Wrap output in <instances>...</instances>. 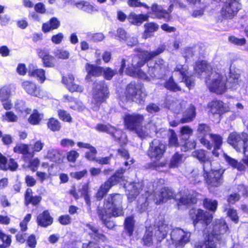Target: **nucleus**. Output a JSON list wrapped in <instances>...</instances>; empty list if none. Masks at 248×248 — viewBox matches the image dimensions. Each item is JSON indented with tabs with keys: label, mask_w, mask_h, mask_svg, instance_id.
Instances as JSON below:
<instances>
[{
	"label": "nucleus",
	"mask_w": 248,
	"mask_h": 248,
	"mask_svg": "<svg viewBox=\"0 0 248 248\" xmlns=\"http://www.w3.org/2000/svg\"><path fill=\"white\" fill-rule=\"evenodd\" d=\"M125 171V169L119 168L100 185L95 194L97 201L103 199V206L97 208L96 213L102 224L108 229H112L116 226L114 222L110 220L111 218L124 216V196L116 192L108 193L112 187L124 181Z\"/></svg>",
	"instance_id": "1"
},
{
	"label": "nucleus",
	"mask_w": 248,
	"mask_h": 248,
	"mask_svg": "<svg viewBox=\"0 0 248 248\" xmlns=\"http://www.w3.org/2000/svg\"><path fill=\"white\" fill-rule=\"evenodd\" d=\"M126 102H136L142 105L144 103L146 95L144 93V86L140 82L132 80L128 83L124 93Z\"/></svg>",
	"instance_id": "2"
},
{
	"label": "nucleus",
	"mask_w": 248,
	"mask_h": 248,
	"mask_svg": "<svg viewBox=\"0 0 248 248\" xmlns=\"http://www.w3.org/2000/svg\"><path fill=\"white\" fill-rule=\"evenodd\" d=\"M124 124L125 128L133 131L141 139H144L146 136V131L142 125L144 122V116L140 113H127L124 117Z\"/></svg>",
	"instance_id": "3"
},
{
	"label": "nucleus",
	"mask_w": 248,
	"mask_h": 248,
	"mask_svg": "<svg viewBox=\"0 0 248 248\" xmlns=\"http://www.w3.org/2000/svg\"><path fill=\"white\" fill-rule=\"evenodd\" d=\"M240 0H226L223 2L219 11L217 22L221 23L225 20H232L236 17L241 9Z\"/></svg>",
	"instance_id": "4"
},
{
	"label": "nucleus",
	"mask_w": 248,
	"mask_h": 248,
	"mask_svg": "<svg viewBox=\"0 0 248 248\" xmlns=\"http://www.w3.org/2000/svg\"><path fill=\"white\" fill-rule=\"evenodd\" d=\"M202 169V176L208 190H213L222 185L224 170L219 169L208 170L204 165H203Z\"/></svg>",
	"instance_id": "5"
},
{
	"label": "nucleus",
	"mask_w": 248,
	"mask_h": 248,
	"mask_svg": "<svg viewBox=\"0 0 248 248\" xmlns=\"http://www.w3.org/2000/svg\"><path fill=\"white\" fill-rule=\"evenodd\" d=\"M93 90L91 102L94 107L99 109L100 106L106 102L107 99L109 97L108 88L105 81L101 80L94 83Z\"/></svg>",
	"instance_id": "6"
},
{
	"label": "nucleus",
	"mask_w": 248,
	"mask_h": 248,
	"mask_svg": "<svg viewBox=\"0 0 248 248\" xmlns=\"http://www.w3.org/2000/svg\"><path fill=\"white\" fill-rule=\"evenodd\" d=\"M227 142L237 152H240L242 149L245 155L248 152V134L245 132L231 133L228 137Z\"/></svg>",
	"instance_id": "7"
},
{
	"label": "nucleus",
	"mask_w": 248,
	"mask_h": 248,
	"mask_svg": "<svg viewBox=\"0 0 248 248\" xmlns=\"http://www.w3.org/2000/svg\"><path fill=\"white\" fill-rule=\"evenodd\" d=\"M148 197H146L145 202H148L149 200L152 199L155 204L158 205L163 203L168 200L174 199L175 196L174 191L172 188L168 186H164L160 188L157 193L155 191L149 192L146 191Z\"/></svg>",
	"instance_id": "8"
},
{
	"label": "nucleus",
	"mask_w": 248,
	"mask_h": 248,
	"mask_svg": "<svg viewBox=\"0 0 248 248\" xmlns=\"http://www.w3.org/2000/svg\"><path fill=\"white\" fill-rule=\"evenodd\" d=\"M189 216L194 227L199 222L207 226L212 222L213 218L212 214L201 208L191 209L189 211Z\"/></svg>",
	"instance_id": "9"
},
{
	"label": "nucleus",
	"mask_w": 248,
	"mask_h": 248,
	"mask_svg": "<svg viewBox=\"0 0 248 248\" xmlns=\"http://www.w3.org/2000/svg\"><path fill=\"white\" fill-rule=\"evenodd\" d=\"M209 90L217 95H221L227 91V84L223 79V76L218 73H215L213 78L207 84Z\"/></svg>",
	"instance_id": "10"
},
{
	"label": "nucleus",
	"mask_w": 248,
	"mask_h": 248,
	"mask_svg": "<svg viewBox=\"0 0 248 248\" xmlns=\"http://www.w3.org/2000/svg\"><path fill=\"white\" fill-rule=\"evenodd\" d=\"M165 50L166 46L164 44H161L155 50L152 51L138 48L135 49V52H137V57L140 59L138 62L144 66L146 63L162 53Z\"/></svg>",
	"instance_id": "11"
},
{
	"label": "nucleus",
	"mask_w": 248,
	"mask_h": 248,
	"mask_svg": "<svg viewBox=\"0 0 248 248\" xmlns=\"http://www.w3.org/2000/svg\"><path fill=\"white\" fill-rule=\"evenodd\" d=\"M166 149V145L160 141L154 139L149 143L147 155L150 159L159 161L163 157Z\"/></svg>",
	"instance_id": "12"
},
{
	"label": "nucleus",
	"mask_w": 248,
	"mask_h": 248,
	"mask_svg": "<svg viewBox=\"0 0 248 248\" xmlns=\"http://www.w3.org/2000/svg\"><path fill=\"white\" fill-rule=\"evenodd\" d=\"M209 113L213 115L218 114L221 115L230 111V107L222 101L213 99L207 104Z\"/></svg>",
	"instance_id": "13"
},
{
	"label": "nucleus",
	"mask_w": 248,
	"mask_h": 248,
	"mask_svg": "<svg viewBox=\"0 0 248 248\" xmlns=\"http://www.w3.org/2000/svg\"><path fill=\"white\" fill-rule=\"evenodd\" d=\"M143 65L137 62L135 64L132 63L126 68V75L133 78H138L140 79H146L148 76L146 73L141 69Z\"/></svg>",
	"instance_id": "14"
},
{
	"label": "nucleus",
	"mask_w": 248,
	"mask_h": 248,
	"mask_svg": "<svg viewBox=\"0 0 248 248\" xmlns=\"http://www.w3.org/2000/svg\"><path fill=\"white\" fill-rule=\"evenodd\" d=\"M95 129L99 132L106 133L110 135L116 141H119L121 140L122 131L109 124H98L95 127Z\"/></svg>",
	"instance_id": "15"
},
{
	"label": "nucleus",
	"mask_w": 248,
	"mask_h": 248,
	"mask_svg": "<svg viewBox=\"0 0 248 248\" xmlns=\"http://www.w3.org/2000/svg\"><path fill=\"white\" fill-rule=\"evenodd\" d=\"M85 69L86 72L85 79L88 82H92L93 81V78L101 77L103 66L87 62L85 64Z\"/></svg>",
	"instance_id": "16"
},
{
	"label": "nucleus",
	"mask_w": 248,
	"mask_h": 248,
	"mask_svg": "<svg viewBox=\"0 0 248 248\" xmlns=\"http://www.w3.org/2000/svg\"><path fill=\"white\" fill-rule=\"evenodd\" d=\"M194 248H217L216 234L213 232L207 233L202 241L195 244Z\"/></svg>",
	"instance_id": "17"
},
{
	"label": "nucleus",
	"mask_w": 248,
	"mask_h": 248,
	"mask_svg": "<svg viewBox=\"0 0 248 248\" xmlns=\"http://www.w3.org/2000/svg\"><path fill=\"white\" fill-rule=\"evenodd\" d=\"M174 71L178 72L182 76L181 82L185 83L186 86L190 90L194 85L195 79L192 75H188V69L184 65H177L174 68Z\"/></svg>",
	"instance_id": "18"
},
{
	"label": "nucleus",
	"mask_w": 248,
	"mask_h": 248,
	"mask_svg": "<svg viewBox=\"0 0 248 248\" xmlns=\"http://www.w3.org/2000/svg\"><path fill=\"white\" fill-rule=\"evenodd\" d=\"M18 167L17 162L13 158L8 159L0 152V170L3 171H15Z\"/></svg>",
	"instance_id": "19"
},
{
	"label": "nucleus",
	"mask_w": 248,
	"mask_h": 248,
	"mask_svg": "<svg viewBox=\"0 0 248 248\" xmlns=\"http://www.w3.org/2000/svg\"><path fill=\"white\" fill-rule=\"evenodd\" d=\"M38 56L41 59L43 66L44 67L53 68L56 64V59L54 56L50 54L49 52L44 49H40Z\"/></svg>",
	"instance_id": "20"
},
{
	"label": "nucleus",
	"mask_w": 248,
	"mask_h": 248,
	"mask_svg": "<svg viewBox=\"0 0 248 248\" xmlns=\"http://www.w3.org/2000/svg\"><path fill=\"white\" fill-rule=\"evenodd\" d=\"M42 198L40 195H33L32 190L30 188H27L24 193V202L26 206L30 204L33 206H38L41 201Z\"/></svg>",
	"instance_id": "21"
},
{
	"label": "nucleus",
	"mask_w": 248,
	"mask_h": 248,
	"mask_svg": "<svg viewBox=\"0 0 248 248\" xmlns=\"http://www.w3.org/2000/svg\"><path fill=\"white\" fill-rule=\"evenodd\" d=\"M36 222L38 226L47 228L53 224V218L49 211L45 210L36 217Z\"/></svg>",
	"instance_id": "22"
},
{
	"label": "nucleus",
	"mask_w": 248,
	"mask_h": 248,
	"mask_svg": "<svg viewBox=\"0 0 248 248\" xmlns=\"http://www.w3.org/2000/svg\"><path fill=\"white\" fill-rule=\"evenodd\" d=\"M198 193L194 191L192 193H189L182 196L179 199H175L177 206L179 207L183 205L188 206L196 204L198 202Z\"/></svg>",
	"instance_id": "23"
},
{
	"label": "nucleus",
	"mask_w": 248,
	"mask_h": 248,
	"mask_svg": "<svg viewBox=\"0 0 248 248\" xmlns=\"http://www.w3.org/2000/svg\"><path fill=\"white\" fill-rule=\"evenodd\" d=\"M21 86L29 94L38 97L40 95V87L34 82L31 80H25L21 83Z\"/></svg>",
	"instance_id": "24"
},
{
	"label": "nucleus",
	"mask_w": 248,
	"mask_h": 248,
	"mask_svg": "<svg viewBox=\"0 0 248 248\" xmlns=\"http://www.w3.org/2000/svg\"><path fill=\"white\" fill-rule=\"evenodd\" d=\"M151 12H148V15L153 14L155 17L158 19H163L166 22H170L167 15V13L166 10L163 9L161 6L156 3H153L151 6Z\"/></svg>",
	"instance_id": "25"
},
{
	"label": "nucleus",
	"mask_w": 248,
	"mask_h": 248,
	"mask_svg": "<svg viewBox=\"0 0 248 248\" xmlns=\"http://www.w3.org/2000/svg\"><path fill=\"white\" fill-rule=\"evenodd\" d=\"M152 69L155 75L162 76L168 70V66L163 59L158 58L155 61Z\"/></svg>",
	"instance_id": "26"
},
{
	"label": "nucleus",
	"mask_w": 248,
	"mask_h": 248,
	"mask_svg": "<svg viewBox=\"0 0 248 248\" xmlns=\"http://www.w3.org/2000/svg\"><path fill=\"white\" fill-rule=\"evenodd\" d=\"M170 235L172 239L177 241L180 245H184L189 241L187 233L182 229H176V230H173L171 232Z\"/></svg>",
	"instance_id": "27"
},
{
	"label": "nucleus",
	"mask_w": 248,
	"mask_h": 248,
	"mask_svg": "<svg viewBox=\"0 0 248 248\" xmlns=\"http://www.w3.org/2000/svg\"><path fill=\"white\" fill-rule=\"evenodd\" d=\"M61 26V22L56 17L50 18L47 22L43 23L42 31L44 33H47L52 31L57 30Z\"/></svg>",
	"instance_id": "28"
},
{
	"label": "nucleus",
	"mask_w": 248,
	"mask_h": 248,
	"mask_svg": "<svg viewBox=\"0 0 248 248\" xmlns=\"http://www.w3.org/2000/svg\"><path fill=\"white\" fill-rule=\"evenodd\" d=\"M14 153L21 154L24 160L31 158L30 153V145L26 143H18L13 148Z\"/></svg>",
	"instance_id": "29"
},
{
	"label": "nucleus",
	"mask_w": 248,
	"mask_h": 248,
	"mask_svg": "<svg viewBox=\"0 0 248 248\" xmlns=\"http://www.w3.org/2000/svg\"><path fill=\"white\" fill-rule=\"evenodd\" d=\"M196 115V108L193 105L191 104L184 112L183 117L180 120V123L185 124L191 122L195 118Z\"/></svg>",
	"instance_id": "30"
},
{
	"label": "nucleus",
	"mask_w": 248,
	"mask_h": 248,
	"mask_svg": "<svg viewBox=\"0 0 248 248\" xmlns=\"http://www.w3.org/2000/svg\"><path fill=\"white\" fill-rule=\"evenodd\" d=\"M158 229L155 232V237L157 243H160L167 235V225L164 223V220L159 221L158 223Z\"/></svg>",
	"instance_id": "31"
},
{
	"label": "nucleus",
	"mask_w": 248,
	"mask_h": 248,
	"mask_svg": "<svg viewBox=\"0 0 248 248\" xmlns=\"http://www.w3.org/2000/svg\"><path fill=\"white\" fill-rule=\"evenodd\" d=\"M87 227L91 231L89 234L92 239L97 241H102L103 242L107 240L106 235L100 232L98 228L90 224H87Z\"/></svg>",
	"instance_id": "32"
},
{
	"label": "nucleus",
	"mask_w": 248,
	"mask_h": 248,
	"mask_svg": "<svg viewBox=\"0 0 248 248\" xmlns=\"http://www.w3.org/2000/svg\"><path fill=\"white\" fill-rule=\"evenodd\" d=\"M194 156L196 157L199 161L205 165L206 163H208L210 167L212 166V160L210 157L207 155V152L204 149H198L195 150L194 152ZM205 166V165H204Z\"/></svg>",
	"instance_id": "33"
},
{
	"label": "nucleus",
	"mask_w": 248,
	"mask_h": 248,
	"mask_svg": "<svg viewBox=\"0 0 248 248\" xmlns=\"http://www.w3.org/2000/svg\"><path fill=\"white\" fill-rule=\"evenodd\" d=\"M124 226L126 234L129 237L132 236L135 229V220L133 216H129L125 218Z\"/></svg>",
	"instance_id": "34"
},
{
	"label": "nucleus",
	"mask_w": 248,
	"mask_h": 248,
	"mask_svg": "<svg viewBox=\"0 0 248 248\" xmlns=\"http://www.w3.org/2000/svg\"><path fill=\"white\" fill-rule=\"evenodd\" d=\"M144 31L143 33V37L147 39L153 36L154 32L159 29L158 25L155 22L146 23L144 25Z\"/></svg>",
	"instance_id": "35"
},
{
	"label": "nucleus",
	"mask_w": 248,
	"mask_h": 248,
	"mask_svg": "<svg viewBox=\"0 0 248 248\" xmlns=\"http://www.w3.org/2000/svg\"><path fill=\"white\" fill-rule=\"evenodd\" d=\"M149 18V16L148 13L146 14H140L139 15L131 14L128 17V18L131 19L130 22L131 24L138 26L141 25L143 22L148 21Z\"/></svg>",
	"instance_id": "36"
},
{
	"label": "nucleus",
	"mask_w": 248,
	"mask_h": 248,
	"mask_svg": "<svg viewBox=\"0 0 248 248\" xmlns=\"http://www.w3.org/2000/svg\"><path fill=\"white\" fill-rule=\"evenodd\" d=\"M163 85L165 89L170 92H177L182 90L181 87L174 81L172 76L165 81Z\"/></svg>",
	"instance_id": "37"
},
{
	"label": "nucleus",
	"mask_w": 248,
	"mask_h": 248,
	"mask_svg": "<svg viewBox=\"0 0 248 248\" xmlns=\"http://www.w3.org/2000/svg\"><path fill=\"white\" fill-rule=\"evenodd\" d=\"M28 76L30 77L36 78L41 83H43L46 79L45 70L42 68L29 70Z\"/></svg>",
	"instance_id": "38"
},
{
	"label": "nucleus",
	"mask_w": 248,
	"mask_h": 248,
	"mask_svg": "<svg viewBox=\"0 0 248 248\" xmlns=\"http://www.w3.org/2000/svg\"><path fill=\"white\" fill-rule=\"evenodd\" d=\"M43 116V114L40 113L37 109H34L28 118V122L32 125H38L40 124Z\"/></svg>",
	"instance_id": "39"
},
{
	"label": "nucleus",
	"mask_w": 248,
	"mask_h": 248,
	"mask_svg": "<svg viewBox=\"0 0 248 248\" xmlns=\"http://www.w3.org/2000/svg\"><path fill=\"white\" fill-rule=\"evenodd\" d=\"M168 132L170 134L168 136V146L170 147H178L180 146L177 135L174 130L172 129H169Z\"/></svg>",
	"instance_id": "40"
},
{
	"label": "nucleus",
	"mask_w": 248,
	"mask_h": 248,
	"mask_svg": "<svg viewBox=\"0 0 248 248\" xmlns=\"http://www.w3.org/2000/svg\"><path fill=\"white\" fill-rule=\"evenodd\" d=\"M224 158L228 164L233 169H237L240 171L244 170V165L242 163L238 162L236 159L231 157L227 154L224 155Z\"/></svg>",
	"instance_id": "41"
},
{
	"label": "nucleus",
	"mask_w": 248,
	"mask_h": 248,
	"mask_svg": "<svg viewBox=\"0 0 248 248\" xmlns=\"http://www.w3.org/2000/svg\"><path fill=\"white\" fill-rule=\"evenodd\" d=\"M47 128L52 132L59 131L62 127L60 122L54 117L49 118L46 123Z\"/></svg>",
	"instance_id": "42"
},
{
	"label": "nucleus",
	"mask_w": 248,
	"mask_h": 248,
	"mask_svg": "<svg viewBox=\"0 0 248 248\" xmlns=\"http://www.w3.org/2000/svg\"><path fill=\"white\" fill-rule=\"evenodd\" d=\"M203 207L212 212L215 213L217 208L218 202L217 200H212L208 198H205L203 200Z\"/></svg>",
	"instance_id": "43"
},
{
	"label": "nucleus",
	"mask_w": 248,
	"mask_h": 248,
	"mask_svg": "<svg viewBox=\"0 0 248 248\" xmlns=\"http://www.w3.org/2000/svg\"><path fill=\"white\" fill-rule=\"evenodd\" d=\"M0 242H1L0 246L6 248L10 247L12 242V236L4 233L3 230L0 229Z\"/></svg>",
	"instance_id": "44"
},
{
	"label": "nucleus",
	"mask_w": 248,
	"mask_h": 248,
	"mask_svg": "<svg viewBox=\"0 0 248 248\" xmlns=\"http://www.w3.org/2000/svg\"><path fill=\"white\" fill-rule=\"evenodd\" d=\"M63 102H74L75 105L70 107L73 110H79L81 109V103L78 101L77 99L74 97L70 96L68 94H64L63 96Z\"/></svg>",
	"instance_id": "45"
},
{
	"label": "nucleus",
	"mask_w": 248,
	"mask_h": 248,
	"mask_svg": "<svg viewBox=\"0 0 248 248\" xmlns=\"http://www.w3.org/2000/svg\"><path fill=\"white\" fill-rule=\"evenodd\" d=\"M116 74V71L110 67H103V70H101V76H103L107 80H111Z\"/></svg>",
	"instance_id": "46"
},
{
	"label": "nucleus",
	"mask_w": 248,
	"mask_h": 248,
	"mask_svg": "<svg viewBox=\"0 0 248 248\" xmlns=\"http://www.w3.org/2000/svg\"><path fill=\"white\" fill-rule=\"evenodd\" d=\"M50 160L57 164H62L64 162L65 156L58 151H52L49 154Z\"/></svg>",
	"instance_id": "47"
},
{
	"label": "nucleus",
	"mask_w": 248,
	"mask_h": 248,
	"mask_svg": "<svg viewBox=\"0 0 248 248\" xmlns=\"http://www.w3.org/2000/svg\"><path fill=\"white\" fill-rule=\"evenodd\" d=\"M196 142L194 140L185 139L184 144L180 145L181 150L182 152H186L188 150L194 149L196 147Z\"/></svg>",
	"instance_id": "48"
},
{
	"label": "nucleus",
	"mask_w": 248,
	"mask_h": 248,
	"mask_svg": "<svg viewBox=\"0 0 248 248\" xmlns=\"http://www.w3.org/2000/svg\"><path fill=\"white\" fill-rule=\"evenodd\" d=\"M214 229L217 230L219 233L227 232L229 230L228 224L224 219H219L216 222Z\"/></svg>",
	"instance_id": "49"
},
{
	"label": "nucleus",
	"mask_w": 248,
	"mask_h": 248,
	"mask_svg": "<svg viewBox=\"0 0 248 248\" xmlns=\"http://www.w3.org/2000/svg\"><path fill=\"white\" fill-rule=\"evenodd\" d=\"M209 137L214 144V147L216 148H221L223 144V138L220 135L217 134H210Z\"/></svg>",
	"instance_id": "50"
},
{
	"label": "nucleus",
	"mask_w": 248,
	"mask_h": 248,
	"mask_svg": "<svg viewBox=\"0 0 248 248\" xmlns=\"http://www.w3.org/2000/svg\"><path fill=\"white\" fill-rule=\"evenodd\" d=\"M79 157V154L75 150H71L66 154V158L69 163H75Z\"/></svg>",
	"instance_id": "51"
},
{
	"label": "nucleus",
	"mask_w": 248,
	"mask_h": 248,
	"mask_svg": "<svg viewBox=\"0 0 248 248\" xmlns=\"http://www.w3.org/2000/svg\"><path fill=\"white\" fill-rule=\"evenodd\" d=\"M211 130L210 127L208 124L204 123L199 124L197 130L198 134L202 136L209 135Z\"/></svg>",
	"instance_id": "52"
},
{
	"label": "nucleus",
	"mask_w": 248,
	"mask_h": 248,
	"mask_svg": "<svg viewBox=\"0 0 248 248\" xmlns=\"http://www.w3.org/2000/svg\"><path fill=\"white\" fill-rule=\"evenodd\" d=\"M58 115L59 118L63 122L71 123L72 122V117L70 113L66 110L62 109L58 110Z\"/></svg>",
	"instance_id": "53"
},
{
	"label": "nucleus",
	"mask_w": 248,
	"mask_h": 248,
	"mask_svg": "<svg viewBox=\"0 0 248 248\" xmlns=\"http://www.w3.org/2000/svg\"><path fill=\"white\" fill-rule=\"evenodd\" d=\"M207 62L204 60L198 61L195 63L194 70L198 73H203L205 71L207 67Z\"/></svg>",
	"instance_id": "54"
},
{
	"label": "nucleus",
	"mask_w": 248,
	"mask_h": 248,
	"mask_svg": "<svg viewBox=\"0 0 248 248\" xmlns=\"http://www.w3.org/2000/svg\"><path fill=\"white\" fill-rule=\"evenodd\" d=\"M89 151L85 153V158L89 161L95 162L97 158L96 157L97 153L96 148L94 146H92L89 149Z\"/></svg>",
	"instance_id": "55"
},
{
	"label": "nucleus",
	"mask_w": 248,
	"mask_h": 248,
	"mask_svg": "<svg viewBox=\"0 0 248 248\" xmlns=\"http://www.w3.org/2000/svg\"><path fill=\"white\" fill-rule=\"evenodd\" d=\"M183 155L178 152H176L173 155L170 160V166L172 167H177L182 161Z\"/></svg>",
	"instance_id": "56"
},
{
	"label": "nucleus",
	"mask_w": 248,
	"mask_h": 248,
	"mask_svg": "<svg viewBox=\"0 0 248 248\" xmlns=\"http://www.w3.org/2000/svg\"><path fill=\"white\" fill-rule=\"evenodd\" d=\"M44 144L41 140L35 141L30 150L31 158L34 156L35 153L40 152L44 147Z\"/></svg>",
	"instance_id": "57"
},
{
	"label": "nucleus",
	"mask_w": 248,
	"mask_h": 248,
	"mask_svg": "<svg viewBox=\"0 0 248 248\" xmlns=\"http://www.w3.org/2000/svg\"><path fill=\"white\" fill-rule=\"evenodd\" d=\"M228 40L231 44L239 46H244L247 42L245 38H238L233 35L229 36Z\"/></svg>",
	"instance_id": "58"
},
{
	"label": "nucleus",
	"mask_w": 248,
	"mask_h": 248,
	"mask_svg": "<svg viewBox=\"0 0 248 248\" xmlns=\"http://www.w3.org/2000/svg\"><path fill=\"white\" fill-rule=\"evenodd\" d=\"M17 120V116L12 111H6L2 116V121L7 122H15Z\"/></svg>",
	"instance_id": "59"
},
{
	"label": "nucleus",
	"mask_w": 248,
	"mask_h": 248,
	"mask_svg": "<svg viewBox=\"0 0 248 248\" xmlns=\"http://www.w3.org/2000/svg\"><path fill=\"white\" fill-rule=\"evenodd\" d=\"M127 4L131 7H143L146 9H149L150 7L145 3L141 2L140 0H127Z\"/></svg>",
	"instance_id": "60"
},
{
	"label": "nucleus",
	"mask_w": 248,
	"mask_h": 248,
	"mask_svg": "<svg viewBox=\"0 0 248 248\" xmlns=\"http://www.w3.org/2000/svg\"><path fill=\"white\" fill-rule=\"evenodd\" d=\"M227 216L234 223H237L239 222V217L236 210L233 208H229L227 210Z\"/></svg>",
	"instance_id": "61"
},
{
	"label": "nucleus",
	"mask_w": 248,
	"mask_h": 248,
	"mask_svg": "<svg viewBox=\"0 0 248 248\" xmlns=\"http://www.w3.org/2000/svg\"><path fill=\"white\" fill-rule=\"evenodd\" d=\"M153 234L152 232H147L143 235L142 241L143 245L146 246H151L153 244Z\"/></svg>",
	"instance_id": "62"
},
{
	"label": "nucleus",
	"mask_w": 248,
	"mask_h": 248,
	"mask_svg": "<svg viewBox=\"0 0 248 248\" xmlns=\"http://www.w3.org/2000/svg\"><path fill=\"white\" fill-rule=\"evenodd\" d=\"M31 159L29 162L28 167L32 172H35L40 165V160L38 158Z\"/></svg>",
	"instance_id": "63"
},
{
	"label": "nucleus",
	"mask_w": 248,
	"mask_h": 248,
	"mask_svg": "<svg viewBox=\"0 0 248 248\" xmlns=\"http://www.w3.org/2000/svg\"><path fill=\"white\" fill-rule=\"evenodd\" d=\"M70 92H79L81 93L83 91V87L78 84H76L75 81H73L67 88H66Z\"/></svg>",
	"instance_id": "64"
}]
</instances>
